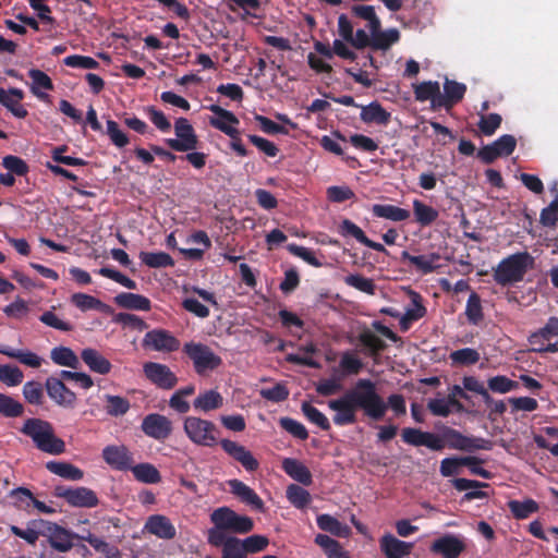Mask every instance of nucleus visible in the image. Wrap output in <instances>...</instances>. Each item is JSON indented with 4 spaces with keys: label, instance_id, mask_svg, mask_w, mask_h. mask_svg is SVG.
<instances>
[{
    "label": "nucleus",
    "instance_id": "9",
    "mask_svg": "<svg viewBox=\"0 0 558 558\" xmlns=\"http://www.w3.org/2000/svg\"><path fill=\"white\" fill-rule=\"evenodd\" d=\"M53 495L64 499L71 507L76 508H94L99 504L96 493L84 486L71 488L59 485L54 487Z\"/></svg>",
    "mask_w": 558,
    "mask_h": 558
},
{
    "label": "nucleus",
    "instance_id": "42",
    "mask_svg": "<svg viewBox=\"0 0 558 558\" xmlns=\"http://www.w3.org/2000/svg\"><path fill=\"white\" fill-rule=\"evenodd\" d=\"M413 214L415 221L421 225L422 227H427L434 223L439 213L434 207L424 204L423 202L418 199L413 201Z\"/></svg>",
    "mask_w": 558,
    "mask_h": 558
},
{
    "label": "nucleus",
    "instance_id": "51",
    "mask_svg": "<svg viewBox=\"0 0 558 558\" xmlns=\"http://www.w3.org/2000/svg\"><path fill=\"white\" fill-rule=\"evenodd\" d=\"M344 283L368 295H374L376 292V284L373 279L366 278L360 274H351L344 277Z\"/></svg>",
    "mask_w": 558,
    "mask_h": 558
},
{
    "label": "nucleus",
    "instance_id": "55",
    "mask_svg": "<svg viewBox=\"0 0 558 558\" xmlns=\"http://www.w3.org/2000/svg\"><path fill=\"white\" fill-rule=\"evenodd\" d=\"M301 410L311 423L317 425L323 430L330 429L331 426H330L328 418L317 408H315L314 405H312L308 402H303L301 405Z\"/></svg>",
    "mask_w": 558,
    "mask_h": 558
},
{
    "label": "nucleus",
    "instance_id": "19",
    "mask_svg": "<svg viewBox=\"0 0 558 558\" xmlns=\"http://www.w3.org/2000/svg\"><path fill=\"white\" fill-rule=\"evenodd\" d=\"M379 547L386 558H403L411 555L414 544L387 533L379 539Z\"/></svg>",
    "mask_w": 558,
    "mask_h": 558
},
{
    "label": "nucleus",
    "instance_id": "20",
    "mask_svg": "<svg viewBox=\"0 0 558 558\" xmlns=\"http://www.w3.org/2000/svg\"><path fill=\"white\" fill-rule=\"evenodd\" d=\"M465 93V84L446 78L444 82V94L440 93V98L436 100V105L440 106V109L444 108L449 111L464 98Z\"/></svg>",
    "mask_w": 558,
    "mask_h": 558
},
{
    "label": "nucleus",
    "instance_id": "64",
    "mask_svg": "<svg viewBox=\"0 0 558 558\" xmlns=\"http://www.w3.org/2000/svg\"><path fill=\"white\" fill-rule=\"evenodd\" d=\"M339 366L345 375H357L363 368V362L351 352H344Z\"/></svg>",
    "mask_w": 558,
    "mask_h": 558
},
{
    "label": "nucleus",
    "instance_id": "26",
    "mask_svg": "<svg viewBox=\"0 0 558 558\" xmlns=\"http://www.w3.org/2000/svg\"><path fill=\"white\" fill-rule=\"evenodd\" d=\"M229 486L231 488V493L239 497L241 501L252 506L256 510L264 509V501L262 498L245 483L240 480H231L229 481Z\"/></svg>",
    "mask_w": 558,
    "mask_h": 558
},
{
    "label": "nucleus",
    "instance_id": "35",
    "mask_svg": "<svg viewBox=\"0 0 558 558\" xmlns=\"http://www.w3.org/2000/svg\"><path fill=\"white\" fill-rule=\"evenodd\" d=\"M316 523L322 531L328 532L338 537H347L351 533V530L347 524L327 513L317 515Z\"/></svg>",
    "mask_w": 558,
    "mask_h": 558
},
{
    "label": "nucleus",
    "instance_id": "61",
    "mask_svg": "<svg viewBox=\"0 0 558 558\" xmlns=\"http://www.w3.org/2000/svg\"><path fill=\"white\" fill-rule=\"evenodd\" d=\"M281 428L291 434L293 437L300 440H306L308 438V432L306 427L299 421L291 417H281L279 421Z\"/></svg>",
    "mask_w": 558,
    "mask_h": 558
},
{
    "label": "nucleus",
    "instance_id": "30",
    "mask_svg": "<svg viewBox=\"0 0 558 558\" xmlns=\"http://www.w3.org/2000/svg\"><path fill=\"white\" fill-rule=\"evenodd\" d=\"M28 76L32 78L33 83L31 85V92L34 96H36L39 100L48 101L49 95L45 92H41L40 88L45 90H52L53 83L48 74L38 69H31L28 71Z\"/></svg>",
    "mask_w": 558,
    "mask_h": 558
},
{
    "label": "nucleus",
    "instance_id": "48",
    "mask_svg": "<svg viewBox=\"0 0 558 558\" xmlns=\"http://www.w3.org/2000/svg\"><path fill=\"white\" fill-rule=\"evenodd\" d=\"M87 542L96 551L102 554L106 558H119L120 550L117 546L109 544L105 539L88 533L86 536L81 537Z\"/></svg>",
    "mask_w": 558,
    "mask_h": 558
},
{
    "label": "nucleus",
    "instance_id": "39",
    "mask_svg": "<svg viewBox=\"0 0 558 558\" xmlns=\"http://www.w3.org/2000/svg\"><path fill=\"white\" fill-rule=\"evenodd\" d=\"M136 481L145 484H158L161 482V474L158 469L148 462L138 463L130 469Z\"/></svg>",
    "mask_w": 558,
    "mask_h": 558
},
{
    "label": "nucleus",
    "instance_id": "59",
    "mask_svg": "<svg viewBox=\"0 0 558 558\" xmlns=\"http://www.w3.org/2000/svg\"><path fill=\"white\" fill-rule=\"evenodd\" d=\"M2 166L12 174L25 177L29 172L27 162L19 156L7 155L2 158Z\"/></svg>",
    "mask_w": 558,
    "mask_h": 558
},
{
    "label": "nucleus",
    "instance_id": "43",
    "mask_svg": "<svg viewBox=\"0 0 558 558\" xmlns=\"http://www.w3.org/2000/svg\"><path fill=\"white\" fill-rule=\"evenodd\" d=\"M359 342L366 348L367 354L371 356H376L380 352H383L387 344L383 339H380L378 336H376L373 331L369 329H364L359 333Z\"/></svg>",
    "mask_w": 558,
    "mask_h": 558
},
{
    "label": "nucleus",
    "instance_id": "37",
    "mask_svg": "<svg viewBox=\"0 0 558 558\" xmlns=\"http://www.w3.org/2000/svg\"><path fill=\"white\" fill-rule=\"evenodd\" d=\"M50 359L59 366H65L73 369L78 368L81 365L80 359L75 352L71 348L63 345L53 348L50 351Z\"/></svg>",
    "mask_w": 558,
    "mask_h": 558
},
{
    "label": "nucleus",
    "instance_id": "29",
    "mask_svg": "<svg viewBox=\"0 0 558 558\" xmlns=\"http://www.w3.org/2000/svg\"><path fill=\"white\" fill-rule=\"evenodd\" d=\"M114 303L125 310L148 312L151 308V302L142 294L131 292H121L114 296Z\"/></svg>",
    "mask_w": 558,
    "mask_h": 558
},
{
    "label": "nucleus",
    "instance_id": "58",
    "mask_svg": "<svg viewBox=\"0 0 558 558\" xmlns=\"http://www.w3.org/2000/svg\"><path fill=\"white\" fill-rule=\"evenodd\" d=\"M24 407L12 397L0 393V414L5 417H19L23 414Z\"/></svg>",
    "mask_w": 558,
    "mask_h": 558
},
{
    "label": "nucleus",
    "instance_id": "41",
    "mask_svg": "<svg viewBox=\"0 0 558 558\" xmlns=\"http://www.w3.org/2000/svg\"><path fill=\"white\" fill-rule=\"evenodd\" d=\"M400 40V32L397 28L379 31L372 36V49L388 50Z\"/></svg>",
    "mask_w": 558,
    "mask_h": 558
},
{
    "label": "nucleus",
    "instance_id": "31",
    "mask_svg": "<svg viewBox=\"0 0 558 558\" xmlns=\"http://www.w3.org/2000/svg\"><path fill=\"white\" fill-rule=\"evenodd\" d=\"M402 260H409L417 270L422 274H430L437 267V263L440 259V255L437 253H430L427 255H411L408 251L401 253Z\"/></svg>",
    "mask_w": 558,
    "mask_h": 558
},
{
    "label": "nucleus",
    "instance_id": "63",
    "mask_svg": "<svg viewBox=\"0 0 558 558\" xmlns=\"http://www.w3.org/2000/svg\"><path fill=\"white\" fill-rule=\"evenodd\" d=\"M501 121L502 118L498 113L482 114L477 126L484 135L492 136L499 129Z\"/></svg>",
    "mask_w": 558,
    "mask_h": 558
},
{
    "label": "nucleus",
    "instance_id": "1",
    "mask_svg": "<svg viewBox=\"0 0 558 558\" xmlns=\"http://www.w3.org/2000/svg\"><path fill=\"white\" fill-rule=\"evenodd\" d=\"M330 410L336 414L332 421L338 426L352 425L357 422V412L374 422L381 421L388 409L396 416L407 413L405 399L400 393L390 395L385 400L377 391L376 383L368 378H360L340 398L328 401Z\"/></svg>",
    "mask_w": 558,
    "mask_h": 558
},
{
    "label": "nucleus",
    "instance_id": "3",
    "mask_svg": "<svg viewBox=\"0 0 558 558\" xmlns=\"http://www.w3.org/2000/svg\"><path fill=\"white\" fill-rule=\"evenodd\" d=\"M21 433L29 437L36 448L49 454H61L65 451V442L56 436L50 422L32 417L21 427Z\"/></svg>",
    "mask_w": 558,
    "mask_h": 558
},
{
    "label": "nucleus",
    "instance_id": "34",
    "mask_svg": "<svg viewBox=\"0 0 558 558\" xmlns=\"http://www.w3.org/2000/svg\"><path fill=\"white\" fill-rule=\"evenodd\" d=\"M46 469L69 481H81L84 477V472L80 468L64 461H48Z\"/></svg>",
    "mask_w": 558,
    "mask_h": 558
},
{
    "label": "nucleus",
    "instance_id": "5",
    "mask_svg": "<svg viewBox=\"0 0 558 558\" xmlns=\"http://www.w3.org/2000/svg\"><path fill=\"white\" fill-rule=\"evenodd\" d=\"M182 352L192 362L194 372L198 376H205L222 364V359L203 342H185Z\"/></svg>",
    "mask_w": 558,
    "mask_h": 558
},
{
    "label": "nucleus",
    "instance_id": "52",
    "mask_svg": "<svg viewBox=\"0 0 558 558\" xmlns=\"http://www.w3.org/2000/svg\"><path fill=\"white\" fill-rule=\"evenodd\" d=\"M472 462H474V459L465 457L445 458L440 462L439 471L444 477H450L459 473L460 466H465L464 464H471Z\"/></svg>",
    "mask_w": 558,
    "mask_h": 558
},
{
    "label": "nucleus",
    "instance_id": "7",
    "mask_svg": "<svg viewBox=\"0 0 558 558\" xmlns=\"http://www.w3.org/2000/svg\"><path fill=\"white\" fill-rule=\"evenodd\" d=\"M441 439L445 447L462 451L490 450L493 441L482 437L465 436L461 432L446 427L442 432Z\"/></svg>",
    "mask_w": 558,
    "mask_h": 558
},
{
    "label": "nucleus",
    "instance_id": "50",
    "mask_svg": "<svg viewBox=\"0 0 558 558\" xmlns=\"http://www.w3.org/2000/svg\"><path fill=\"white\" fill-rule=\"evenodd\" d=\"M9 498L12 500V506L19 510L29 511L32 507L34 495L26 487H17L9 493Z\"/></svg>",
    "mask_w": 558,
    "mask_h": 558
},
{
    "label": "nucleus",
    "instance_id": "40",
    "mask_svg": "<svg viewBox=\"0 0 558 558\" xmlns=\"http://www.w3.org/2000/svg\"><path fill=\"white\" fill-rule=\"evenodd\" d=\"M0 354L7 355L8 357L15 359L20 363L38 368L41 365V357L31 351L15 350L11 347L0 344Z\"/></svg>",
    "mask_w": 558,
    "mask_h": 558
},
{
    "label": "nucleus",
    "instance_id": "23",
    "mask_svg": "<svg viewBox=\"0 0 558 558\" xmlns=\"http://www.w3.org/2000/svg\"><path fill=\"white\" fill-rule=\"evenodd\" d=\"M81 359L88 368L97 374L107 375L111 372L112 364L100 352L93 348L83 349Z\"/></svg>",
    "mask_w": 558,
    "mask_h": 558
},
{
    "label": "nucleus",
    "instance_id": "54",
    "mask_svg": "<svg viewBox=\"0 0 558 558\" xmlns=\"http://www.w3.org/2000/svg\"><path fill=\"white\" fill-rule=\"evenodd\" d=\"M287 498L298 509H303L311 502V494L296 484L288 486Z\"/></svg>",
    "mask_w": 558,
    "mask_h": 558
},
{
    "label": "nucleus",
    "instance_id": "8",
    "mask_svg": "<svg viewBox=\"0 0 558 558\" xmlns=\"http://www.w3.org/2000/svg\"><path fill=\"white\" fill-rule=\"evenodd\" d=\"M38 524L43 527L40 533L47 537L49 545L59 553H68L73 547V539L76 534L60 526L57 523L39 520Z\"/></svg>",
    "mask_w": 558,
    "mask_h": 558
},
{
    "label": "nucleus",
    "instance_id": "33",
    "mask_svg": "<svg viewBox=\"0 0 558 558\" xmlns=\"http://www.w3.org/2000/svg\"><path fill=\"white\" fill-rule=\"evenodd\" d=\"M209 124L221 131L222 133H225L226 135H228L232 142H231V148L241 157H245L247 156L248 151L247 149L245 148V146L243 145L241 138L239 137L240 135V132L238 131V129L234 128V125H229L227 123H225L222 120L220 119H210L209 120Z\"/></svg>",
    "mask_w": 558,
    "mask_h": 558
},
{
    "label": "nucleus",
    "instance_id": "56",
    "mask_svg": "<svg viewBox=\"0 0 558 558\" xmlns=\"http://www.w3.org/2000/svg\"><path fill=\"white\" fill-rule=\"evenodd\" d=\"M314 542L322 547L328 558H336L344 553L340 543L326 534H317Z\"/></svg>",
    "mask_w": 558,
    "mask_h": 558
},
{
    "label": "nucleus",
    "instance_id": "38",
    "mask_svg": "<svg viewBox=\"0 0 558 558\" xmlns=\"http://www.w3.org/2000/svg\"><path fill=\"white\" fill-rule=\"evenodd\" d=\"M223 404L222 396L214 390H207L204 393H201L193 401V407L197 411L210 412L213 410H217L221 408Z\"/></svg>",
    "mask_w": 558,
    "mask_h": 558
},
{
    "label": "nucleus",
    "instance_id": "47",
    "mask_svg": "<svg viewBox=\"0 0 558 558\" xmlns=\"http://www.w3.org/2000/svg\"><path fill=\"white\" fill-rule=\"evenodd\" d=\"M104 400L106 401V413L110 416L118 417L128 413L130 410V401L121 396L105 395Z\"/></svg>",
    "mask_w": 558,
    "mask_h": 558
},
{
    "label": "nucleus",
    "instance_id": "13",
    "mask_svg": "<svg viewBox=\"0 0 558 558\" xmlns=\"http://www.w3.org/2000/svg\"><path fill=\"white\" fill-rule=\"evenodd\" d=\"M401 439L408 445L414 447L424 446L434 451H441L445 448V442L439 435L424 432L420 428L404 427L401 430Z\"/></svg>",
    "mask_w": 558,
    "mask_h": 558
},
{
    "label": "nucleus",
    "instance_id": "21",
    "mask_svg": "<svg viewBox=\"0 0 558 558\" xmlns=\"http://www.w3.org/2000/svg\"><path fill=\"white\" fill-rule=\"evenodd\" d=\"M24 96V92L20 88L11 87L4 89L0 87V104L19 119H24L28 114V111L21 104Z\"/></svg>",
    "mask_w": 558,
    "mask_h": 558
},
{
    "label": "nucleus",
    "instance_id": "62",
    "mask_svg": "<svg viewBox=\"0 0 558 558\" xmlns=\"http://www.w3.org/2000/svg\"><path fill=\"white\" fill-rule=\"evenodd\" d=\"M113 322L137 331H143L148 328V324L144 319L130 313H118L114 316Z\"/></svg>",
    "mask_w": 558,
    "mask_h": 558
},
{
    "label": "nucleus",
    "instance_id": "10",
    "mask_svg": "<svg viewBox=\"0 0 558 558\" xmlns=\"http://www.w3.org/2000/svg\"><path fill=\"white\" fill-rule=\"evenodd\" d=\"M181 342L169 330L155 328L145 333L142 340L144 350L172 353L180 349Z\"/></svg>",
    "mask_w": 558,
    "mask_h": 558
},
{
    "label": "nucleus",
    "instance_id": "22",
    "mask_svg": "<svg viewBox=\"0 0 558 558\" xmlns=\"http://www.w3.org/2000/svg\"><path fill=\"white\" fill-rule=\"evenodd\" d=\"M145 529L153 535L162 539H172L177 531L170 519L162 514L150 515L145 524Z\"/></svg>",
    "mask_w": 558,
    "mask_h": 558
},
{
    "label": "nucleus",
    "instance_id": "49",
    "mask_svg": "<svg viewBox=\"0 0 558 558\" xmlns=\"http://www.w3.org/2000/svg\"><path fill=\"white\" fill-rule=\"evenodd\" d=\"M465 315L468 322L475 326H477L484 318L481 298L476 292H472L469 295L465 306Z\"/></svg>",
    "mask_w": 558,
    "mask_h": 558
},
{
    "label": "nucleus",
    "instance_id": "57",
    "mask_svg": "<svg viewBox=\"0 0 558 558\" xmlns=\"http://www.w3.org/2000/svg\"><path fill=\"white\" fill-rule=\"evenodd\" d=\"M450 360L453 364L469 366L480 361V353L472 348H463L450 353Z\"/></svg>",
    "mask_w": 558,
    "mask_h": 558
},
{
    "label": "nucleus",
    "instance_id": "27",
    "mask_svg": "<svg viewBox=\"0 0 558 558\" xmlns=\"http://www.w3.org/2000/svg\"><path fill=\"white\" fill-rule=\"evenodd\" d=\"M282 470L294 481L302 485L310 486L313 476L310 469L301 461L293 458H286L282 461Z\"/></svg>",
    "mask_w": 558,
    "mask_h": 558
},
{
    "label": "nucleus",
    "instance_id": "36",
    "mask_svg": "<svg viewBox=\"0 0 558 558\" xmlns=\"http://www.w3.org/2000/svg\"><path fill=\"white\" fill-rule=\"evenodd\" d=\"M372 213L378 218H385L391 221H404L410 218V211L390 204H375Z\"/></svg>",
    "mask_w": 558,
    "mask_h": 558
},
{
    "label": "nucleus",
    "instance_id": "46",
    "mask_svg": "<svg viewBox=\"0 0 558 558\" xmlns=\"http://www.w3.org/2000/svg\"><path fill=\"white\" fill-rule=\"evenodd\" d=\"M140 258L149 268H166L174 266L173 258L166 252H141Z\"/></svg>",
    "mask_w": 558,
    "mask_h": 558
},
{
    "label": "nucleus",
    "instance_id": "15",
    "mask_svg": "<svg viewBox=\"0 0 558 558\" xmlns=\"http://www.w3.org/2000/svg\"><path fill=\"white\" fill-rule=\"evenodd\" d=\"M222 450L234 461L239 462L247 472H255L259 468L258 460L243 445L230 439L219 440Z\"/></svg>",
    "mask_w": 558,
    "mask_h": 558
},
{
    "label": "nucleus",
    "instance_id": "16",
    "mask_svg": "<svg viewBox=\"0 0 558 558\" xmlns=\"http://www.w3.org/2000/svg\"><path fill=\"white\" fill-rule=\"evenodd\" d=\"M45 388L49 398L58 405L63 408H73L76 403V395L69 389L65 384L56 376L46 379Z\"/></svg>",
    "mask_w": 558,
    "mask_h": 558
},
{
    "label": "nucleus",
    "instance_id": "60",
    "mask_svg": "<svg viewBox=\"0 0 558 558\" xmlns=\"http://www.w3.org/2000/svg\"><path fill=\"white\" fill-rule=\"evenodd\" d=\"M23 372L13 365H0V381L9 387H15L23 381Z\"/></svg>",
    "mask_w": 558,
    "mask_h": 558
},
{
    "label": "nucleus",
    "instance_id": "4",
    "mask_svg": "<svg viewBox=\"0 0 558 558\" xmlns=\"http://www.w3.org/2000/svg\"><path fill=\"white\" fill-rule=\"evenodd\" d=\"M534 265V258L527 252H519L501 259L494 270V280L501 287H507L523 280L529 268Z\"/></svg>",
    "mask_w": 558,
    "mask_h": 558
},
{
    "label": "nucleus",
    "instance_id": "24",
    "mask_svg": "<svg viewBox=\"0 0 558 558\" xmlns=\"http://www.w3.org/2000/svg\"><path fill=\"white\" fill-rule=\"evenodd\" d=\"M360 118L364 123H375L386 126L391 120V113L388 112L378 101H372L367 106H361Z\"/></svg>",
    "mask_w": 558,
    "mask_h": 558
},
{
    "label": "nucleus",
    "instance_id": "2",
    "mask_svg": "<svg viewBox=\"0 0 558 558\" xmlns=\"http://www.w3.org/2000/svg\"><path fill=\"white\" fill-rule=\"evenodd\" d=\"M210 521L214 524L207 533V542L210 545L220 544L223 536H228V532L245 534L254 527L250 517L240 515L228 507L215 509L210 514Z\"/></svg>",
    "mask_w": 558,
    "mask_h": 558
},
{
    "label": "nucleus",
    "instance_id": "45",
    "mask_svg": "<svg viewBox=\"0 0 558 558\" xmlns=\"http://www.w3.org/2000/svg\"><path fill=\"white\" fill-rule=\"evenodd\" d=\"M213 546L222 547V558H246L243 543L236 537L223 536L220 544Z\"/></svg>",
    "mask_w": 558,
    "mask_h": 558
},
{
    "label": "nucleus",
    "instance_id": "25",
    "mask_svg": "<svg viewBox=\"0 0 558 558\" xmlns=\"http://www.w3.org/2000/svg\"><path fill=\"white\" fill-rule=\"evenodd\" d=\"M453 487L459 492L469 490L471 488H474L473 490L466 492L463 496V500L471 501L474 499H484L488 498V493L485 490H482L483 487H488L489 484L485 482H478L475 480H468V478H454L452 481Z\"/></svg>",
    "mask_w": 558,
    "mask_h": 558
},
{
    "label": "nucleus",
    "instance_id": "32",
    "mask_svg": "<svg viewBox=\"0 0 558 558\" xmlns=\"http://www.w3.org/2000/svg\"><path fill=\"white\" fill-rule=\"evenodd\" d=\"M71 303L83 312L95 310L105 314L112 313L111 306L101 302L99 299L93 295L82 292L72 294Z\"/></svg>",
    "mask_w": 558,
    "mask_h": 558
},
{
    "label": "nucleus",
    "instance_id": "17",
    "mask_svg": "<svg viewBox=\"0 0 558 558\" xmlns=\"http://www.w3.org/2000/svg\"><path fill=\"white\" fill-rule=\"evenodd\" d=\"M102 459L117 471H129L133 464V456L124 445H109L102 449Z\"/></svg>",
    "mask_w": 558,
    "mask_h": 558
},
{
    "label": "nucleus",
    "instance_id": "18",
    "mask_svg": "<svg viewBox=\"0 0 558 558\" xmlns=\"http://www.w3.org/2000/svg\"><path fill=\"white\" fill-rule=\"evenodd\" d=\"M430 550L444 558H458L465 550V544L460 537L446 534L433 542Z\"/></svg>",
    "mask_w": 558,
    "mask_h": 558
},
{
    "label": "nucleus",
    "instance_id": "11",
    "mask_svg": "<svg viewBox=\"0 0 558 558\" xmlns=\"http://www.w3.org/2000/svg\"><path fill=\"white\" fill-rule=\"evenodd\" d=\"M177 138H166L165 143L173 150L184 153L197 148L198 138L192 124L185 118L177 119L174 123Z\"/></svg>",
    "mask_w": 558,
    "mask_h": 558
},
{
    "label": "nucleus",
    "instance_id": "14",
    "mask_svg": "<svg viewBox=\"0 0 558 558\" xmlns=\"http://www.w3.org/2000/svg\"><path fill=\"white\" fill-rule=\"evenodd\" d=\"M141 428L146 436L162 441L171 435L172 422L162 414L150 413L143 418Z\"/></svg>",
    "mask_w": 558,
    "mask_h": 558
},
{
    "label": "nucleus",
    "instance_id": "53",
    "mask_svg": "<svg viewBox=\"0 0 558 558\" xmlns=\"http://www.w3.org/2000/svg\"><path fill=\"white\" fill-rule=\"evenodd\" d=\"M488 390L496 393H508L519 388V383L508 378L505 375H497L488 378L487 380Z\"/></svg>",
    "mask_w": 558,
    "mask_h": 558
},
{
    "label": "nucleus",
    "instance_id": "44",
    "mask_svg": "<svg viewBox=\"0 0 558 558\" xmlns=\"http://www.w3.org/2000/svg\"><path fill=\"white\" fill-rule=\"evenodd\" d=\"M508 508L517 520H524L532 513L537 512L539 506L534 499L527 498L523 501L510 500L508 501Z\"/></svg>",
    "mask_w": 558,
    "mask_h": 558
},
{
    "label": "nucleus",
    "instance_id": "12",
    "mask_svg": "<svg viewBox=\"0 0 558 558\" xmlns=\"http://www.w3.org/2000/svg\"><path fill=\"white\" fill-rule=\"evenodd\" d=\"M143 372L153 385L163 390L173 389L179 381L177 375L166 364L146 362L143 366Z\"/></svg>",
    "mask_w": 558,
    "mask_h": 558
},
{
    "label": "nucleus",
    "instance_id": "28",
    "mask_svg": "<svg viewBox=\"0 0 558 558\" xmlns=\"http://www.w3.org/2000/svg\"><path fill=\"white\" fill-rule=\"evenodd\" d=\"M414 97L417 101L424 102L429 100L433 110H439L437 106L438 98H440V85L437 81H426L414 85Z\"/></svg>",
    "mask_w": 558,
    "mask_h": 558
},
{
    "label": "nucleus",
    "instance_id": "6",
    "mask_svg": "<svg viewBox=\"0 0 558 558\" xmlns=\"http://www.w3.org/2000/svg\"><path fill=\"white\" fill-rule=\"evenodd\" d=\"M183 429L187 438L197 446L213 447L218 442L219 429L211 421L187 416L183 422Z\"/></svg>",
    "mask_w": 558,
    "mask_h": 558
}]
</instances>
